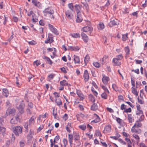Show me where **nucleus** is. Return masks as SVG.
Segmentation results:
<instances>
[{
    "instance_id": "obj_36",
    "label": "nucleus",
    "mask_w": 147,
    "mask_h": 147,
    "mask_svg": "<svg viewBox=\"0 0 147 147\" xmlns=\"http://www.w3.org/2000/svg\"><path fill=\"white\" fill-rule=\"evenodd\" d=\"M142 126V123L139 121H136V123L134 124L133 127H138L139 128Z\"/></svg>"
},
{
    "instance_id": "obj_23",
    "label": "nucleus",
    "mask_w": 147,
    "mask_h": 147,
    "mask_svg": "<svg viewBox=\"0 0 147 147\" xmlns=\"http://www.w3.org/2000/svg\"><path fill=\"white\" fill-rule=\"evenodd\" d=\"M55 102L57 105L59 107H60L62 105V102L59 98H55Z\"/></svg>"
},
{
    "instance_id": "obj_35",
    "label": "nucleus",
    "mask_w": 147,
    "mask_h": 147,
    "mask_svg": "<svg viewBox=\"0 0 147 147\" xmlns=\"http://www.w3.org/2000/svg\"><path fill=\"white\" fill-rule=\"evenodd\" d=\"M98 29L100 30H102L105 28L104 24L102 22H100L98 26Z\"/></svg>"
},
{
    "instance_id": "obj_50",
    "label": "nucleus",
    "mask_w": 147,
    "mask_h": 147,
    "mask_svg": "<svg viewBox=\"0 0 147 147\" xmlns=\"http://www.w3.org/2000/svg\"><path fill=\"white\" fill-rule=\"evenodd\" d=\"M113 89L115 91L117 92L118 90V88L117 85L115 84H113L112 85Z\"/></svg>"
},
{
    "instance_id": "obj_13",
    "label": "nucleus",
    "mask_w": 147,
    "mask_h": 147,
    "mask_svg": "<svg viewBox=\"0 0 147 147\" xmlns=\"http://www.w3.org/2000/svg\"><path fill=\"white\" fill-rule=\"evenodd\" d=\"M131 131L133 133H136L138 134H140L142 133V130L140 129L133 127H132L131 128Z\"/></svg>"
},
{
    "instance_id": "obj_53",
    "label": "nucleus",
    "mask_w": 147,
    "mask_h": 147,
    "mask_svg": "<svg viewBox=\"0 0 147 147\" xmlns=\"http://www.w3.org/2000/svg\"><path fill=\"white\" fill-rule=\"evenodd\" d=\"M55 75L54 74H51L49 75L48 76V81H50L53 78Z\"/></svg>"
},
{
    "instance_id": "obj_6",
    "label": "nucleus",
    "mask_w": 147,
    "mask_h": 147,
    "mask_svg": "<svg viewBox=\"0 0 147 147\" xmlns=\"http://www.w3.org/2000/svg\"><path fill=\"white\" fill-rule=\"evenodd\" d=\"M48 26L50 30L53 33L57 35H59V33L58 31L52 25L50 24H49Z\"/></svg>"
},
{
    "instance_id": "obj_39",
    "label": "nucleus",
    "mask_w": 147,
    "mask_h": 147,
    "mask_svg": "<svg viewBox=\"0 0 147 147\" xmlns=\"http://www.w3.org/2000/svg\"><path fill=\"white\" fill-rule=\"evenodd\" d=\"M90 60V57L89 56L87 55H86L84 58V62L85 63V65H87V63Z\"/></svg>"
},
{
    "instance_id": "obj_32",
    "label": "nucleus",
    "mask_w": 147,
    "mask_h": 147,
    "mask_svg": "<svg viewBox=\"0 0 147 147\" xmlns=\"http://www.w3.org/2000/svg\"><path fill=\"white\" fill-rule=\"evenodd\" d=\"M42 58L44 59H45L50 65H51L52 64L53 62L49 57L44 55L42 57Z\"/></svg>"
},
{
    "instance_id": "obj_63",
    "label": "nucleus",
    "mask_w": 147,
    "mask_h": 147,
    "mask_svg": "<svg viewBox=\"0 0 147 147\" xmlns=\"http://www.w3.org/2000/svg\"><path fill=\"white\" fill-rule=\"evenodd\" d=\"M40 61L37 60L35 61H34L33 63V64L34 65H36V66H38V65H40Z\"/></svg>"
},
{
    "instance_id": "obj_54",
    "label": "nucleus",
    "mask_w": 147,
    "mask_h": 147,
    "mask_svg": "<svg viewBox=\"0 0 147 147\" xmlns=\"http://www.w3.org/2000/svg\"><path fill=\"white\" fill-rule=\"evenodd\" d=\"M4 21L3 22V24L4 25H5L7 22L8 21L7 19L8 18V16H5V15H4Z\"/></svg>"
},
{
    "instance_id": "obj_61",
    "label": "nucleus",
    "mask_w": 147,
    "mask_h": 147,
    "mask_svg": "<svg viewBox=\"0 0 147 147\" xmlns=\"http://www.w3.org/2000/svg\"><path fill=\"white\" fill-rule=\"evenodd\" d=\"M115 58L117 59L120 60L122 59L123 58V56L121 54L117 55Z\"/></svg>"
},
{
    "instance_id": "obj_60",
    "label": "nucleus",
    "mask_w": 147,
    "mask_h": 147,
    "mask_svg": "<svg viewBox=\"0 0 147 147\" xmlns=\"http://www.w3.org/2000/svg\"><path fill=\"white\" fill-rule=\"evenodd\" d=\"M118 100L120 102H121V101H124V98L123 96L121 95H119L118 96Z\"/></svg>"
},
{
    "instance_id": "obj_38",
    "label": "nucleus",
    "mask_w": 147,
    "mask_h": 147,
    "mask_svg": "<svg viewBox=\"0 0 147 147\" xmlns=\"http://www.w3.org/2000/svg\"><path fill=\"white\" fill-rule=\"evenodd\" d=\"M119 60L115 58H114L113 60V62L115 65L119 66L121 65V62L119 61Z\"/></svg>"
},
{
    "instance_id": "obj_43",
    "label": "nucleus",
    "mask_w": 147,
    "mask_h": 147,
    "mask_svg": "<svg viewBox=\"0 0 147 147\" xmlns=\"http://www.w3.org/2000/svg\"><path fill=\"white\" fill-rule=\"evenodd\" d=\"M98 108V106L95 104H94L91 106V109L92 111H96Z\"/></svg>"
},
{
    "instance_id": "obj_58",
    "label": "nucleus",
    "mask_w": 147,
    "mask_h": 147,
    "mask_svg": "<svg viewBox=\"0 0 147 147\" xmlns=\"http://www.w3.org/2000/svg\"><path fill=\"white\" fill-rule=\"evenodd\" d=\"M44 125H40L37 129V132L38 133L40 131L44 128Z\"/></svg>"
},
{
    "instance_id": "obj_48",
    "label": "nucleus",
    "mask_w": 147,
    "mask_h": 147,
    "mask_svg": "<svg viewBox=\"0 0 147 147\" xmlns=\"http://www.w3.org/2000/svg\"><path fill=\"white\" fill-rule=\"evenodd\" d=\"M78 127L83 130H85L86 129V126L85 124L80 125Z\"/></svg>"
},
{
    "instance_id": "obj_14",
    "label": "nucleus",
    "mask_w": 147,
    "mask_h": 147,
    "mask_svg": "<svg viewBox=\"0 0 147 147\" xmlns=\"http://www.w3.org/2000/svg\"><path fill=\"white\" fill-rule=\"evenodd\" d=\"M34 134V131L30 130L29 133L27 136V138L28 140V142H30V141L32 140Z\"/></svg>"
},
{
    "instance_id": "obj_46",
    "label": "nucleus",
    "mask_w": 147,
    "mask_h": 147,
    "mask_svg": "<svg viewBox=\"0 0 147 147\" xmlns=\"http://www.w3.org/2000/svg\"><path fill=\"white\" fill-rule=\"evenodd\" d=\"M62 142L63 144V146L65 147L68 144V141L66 138H63L62 140Z\"/></svg>"
},
{
    "instance_id": "obj_56",
    "label": "nucleus",
    "mask_w": 147,
    "mask_h": 147,
    "mask_svg": "<svg viewBox=\"0 0 147 147\" xmlns=\"http://www.w3.org/2000/svg\"><path fill=\"white\" fill-rule=\"evenodd\" d=\"M67 69V67H62L60 68V69L63 73L65 74L67 72V71H66V69Z\"/></svg>"
},
{
    "instance_id": "obj_2",
    "label": "nucleus",
    "mask_w": 147,
    "mask_h": 147,
    "mask_svg": "<svg viewBox=\"0 0 147 147\" xmlns=\"http://www.w3.org/2000/svg\"><path fill=\"white\" fill-rule=\"evenodd\" d=\"M44 14L46 16H51L52 15L53 19H54V17L53 14L54 13V11L50 8H48L45 9L43 11Z\"/></svg>"
},
{
    "instance_id": "obj_8",
    "label": "nucleus",
    "mask_w": 147,
    "mask_h": 147,
    "mask_svg": "<svg viewBox=\"0 0 147 147\" xmlns=\"http://www.w3.org/2000/svg\"><path fill=\"white\" fill-rule=\"evenodd\" d=\"M53 38V37L52 35L51 34H49L48 37L45 41V42L46 44L48 43H52L54 42Z\"/></svg>"
},
{
    "instance_id": "obj_22",
    "label": "nucleus",
    "mask_w": 147,
    "mask_h": 147,
    "mask_svg": "<svg viewBox=\"0 0 147 147\" xmlns=\"http://www.w3.org/2000/svg\"><path fill=\"white\" fill-rule=\"evenodd\" d=\"M77 18L76 21L77 22H80L82 20V18L81 15V13H77Z\"/></svg>"
},
{
    "instance_id": "obj_29",
    "label": "nucleus",
    "mask_w": 147,
    "mask_h": 147,
    "mask_svg": "<svg viewBox=\"0 0 147 147\" xmlns=\"http://www.w3.org/2000/svg\"><path fill=\"white\" fill-rule=\"evenodd\" d=\"M76 11L77 13H81L80 10L81 9L82 5H76L75 6Z\"/></svg>"
},
{
    "instance_id": "obj_34",
    "label": "nucleus",
    "mask_w": 147,
    "mask_h": 147,
    "mask_svg": "<svg viewBox=\"0 0 147 147\" xmlns=\"http://www.w3.org/2000/svg\"><path fill=\"white\" fill-rule=\"evenodd\" d=\"M132 136L137 143L139 142L140 138L138 135L135 134H134L132 135Z\"/></svg>"
},
{
    "instance_id": "obj_9",
    "label": "nucleus",
    "mask_w": 147,
    "mask_h": 147,
    "mask_svg": "<svg viewBox=\"0 0 147 147\" xmlns=\"http://www.w3.org/2000/svg\"><path fill=\"white\" fill-rule=\"evenodd\" d=\"M76 93L78 96L80 98V100H83L84 99V96L80 90H76Z\"/></svg>"
},
{
    "instance_id": "obj_47",
    "label": "nucleus",
    "mask_w": 147,
    "mask_h": 147,
    "mask_svg": "<svg viewBox=\"0 0 147 147\" xmlns=\"http://www.w3.org/2000/svg\"><path fill=\"white\" fill-rule=\"evenodd\" d=\"M71 36L73 38H80V34L78 33H74L71 34Z\"/></svg>"
},
{
    "instance_id": "obj_16",
    "label": "nucleus",
    "mask_w": 147,
    "mask_h": 147,
    "mask_svg": "<svg viewBox=\"0 0 147 147\" xmlns=\"http://www.w3.org/2000/svg\"><path fill=\"white\" fill-rule=\"evenodd\" d=\"M94 120L92 121L94 123H97L99 122L100 120V119L99 116L96 114H94L93 116Z\"/></svg>"
},
{
    "instance_id": "obj_33",
    "label": "nucleus",
    "mask_w": 147,
    "mask_h": 147,
    "mask_svg": "<svg viewBox=\"0 0 147 147\" xmlns=\"http://www.w3.org/2000/svg\"><path fill=\"white\" fill-rule=\"evenodd\" d=\"M32 3L35 6L39 7L41 6V4L36 0H32Z\"/></svg>"
},
{
    "instance_id": "obj_51",
    "label": "nucleus",
    "mask_w": 147,
    "mask_h": 147,
    "mask_svg": "<svg viewBox=\"0 0 147 147\" xmlns=\"http://www.w3.org/2000/svg\"><path fill=\"white\" fill-rule=\"evenodd\" d=\"M108 57L107 55H105L103 57L100 59V61L102 63H103L104 61L108 58Z\"/></svg>"
},
{
    "instance_id": "obj_20",
    "label": "nucleus",
    "mask_w": 147,
    "mask_h": 147,
    "mask_svg": "<svg viewBox=\"0 0 147 147\" xmlns=\"http://www.w3.org/2000/svg\"><path fill=\"white\" fill-rule=\"evenodd\" d=\"M80 48L78 46H69L68 50L71 51H76L79 50Z\"/></svg>"
},
{
    "instance_id": "obj_21",
    "label": "nucleus",
    "mask_w": 147,
    "mask_h": 147,
    "mask_svg": "<svg viewBox=\"0 0 147 147\" xmlns=\"http://www.w3.org/2000/svg\"><path fill=\"white\" fill-rule=\"evenodd\" d=\"M127 119L128 122L130 123H131L134 121V117L131 114H128Z\"/></svg>"
},
{
    "instance_id": "obj_30",
    "label": "nucleus",
    "mask_w": 147,
    "mask_h": 147,
    "mask_svg": "<svg viewBox=\"0 0 147 147\" xmlns=\"http://www.w3.org/2000/svg\"><path fill=\"white\" fill-rule=\"evenodd\" d=\"M131 92L135 95L137 96L138 95V92L135 87H132L131 88Z\"/></svg>"
},
{
    "instance_id": "obj_45",
    "label": "nucleus",
    "mask_w": 147,
    "mask_h": 147,
    "mask_svg": "<svg viewBox=\"0 0 147 147\" xmlns=\"http://www.w3.org/2000/svg\"><path fill=\"white\" fill-rule=\"evenodd\" d=\"M5 130V128L0 127V134H2L4 136Z\"/></svg>"
},
{
    "instance_id": "obj_41",
    "label": "nucleus",
    "mask_w": 147,
    "mask_h": 147,
    "mask_svg": "<svg viewBox=\"0 0 147 147\" xmlns=\"http://www.w3.org/2000/svg\"><path fill=\"white\" fill-rule=\"evenodd\" d=\"M100 86L101 88L104 90V92H106L108 94L110 93L109 91L106 86L103 85H101Z\"/></svg>"
},
{
    "instance_id": "obj_11",
    "label": "nucleus",
    "mask_w": 147,
    "mask_h": 147,
    "mask_svg": "<svg viewBox=\"0 0 147 147\" xmlns=\"http://www.w3.org/2000/svg\"><path fill=\"white\" fill-rule=\"evenodd\" d=\"M72 11L68 10L65 11V14L67 18L69 19H71L73 17V15L72 14Z\"/></svg>"
},
{
    "instance_id": "obj_57",
    "label": "nucleus",
    "mask_w": 147,
    "mask_h": 147,
    "mask_svg": "<svg viewBox=\"0 0 147 147\" xmlns=\"http://www.w3.org/2000/svg\"><path fill=\"white\" fill-rule=\"evenodd\" d=\"M78 107L79 108L80 111H83L84 110V109L83 105L81 104H79L78 105Z\"/></svg>"
},
{
    "instance_id": "obj_49",
    "label": "nucleus",
    "mask_w": 147,
    "mask_h": 147,
    "mask_svg": "<svg viewBox=\"0 0 147 147\" xmlns=\"http://www.w3.org/2000/svg\"><path fill=\"white\" fill-rule=\"evenodd\" d=\"M68 6L69 9H70V10L73 11V9L74 8V5L72 3H69L68 4Z\"/></svg>"
},
{
    "instance_id": "obj_17",
    "label": "nucleus",
    "mask_w": 147,
    "mask_h": 147,
    "mask_svg": "<svg viewBox=\"0 0 147 147\" xmlns=\"http://www.w3.org/2000/svg\"><path fill=\"white\" fill-rule=\"evenodd\" d=\"M74 140L75 143H76L77 142H79L80 139V136L79 134L78 133H75L74 136Z\"/></svg>"
},
{
    "instance_id": "obj_19",
    "label": "nucleus",
    "mask_w": 147,
    "mask_h": 147,
    "mask_svg": "<svg viewBox=\"0 0 147 147\" xmlns=\"http://www.w3.org/2000/svg\"><path fill=\"white\" fill-rule=\"evenodd\" d=\"M81 36L84 42H88V38L86 34L83 32H82L81 33Z\"/></svg>"
},
{
    "instance_id": "obj_3",
    "label": "nucleus",
    "mask_w": 147,
    "mask_h": 147,
    "mask_svg": "<svg viewBox=\"0 0 147 147\" xmlns=\"http://www.w3.org/2000/svg\"><path fill=\"white\" fill-rule=\"evenodd\" d=\"M13 131L16 136H18L22 133V127L20 126L15 127L13 128Z\"/></svg>"
},
{
    "instance_id": "obj_10",
    "label": "nucleus",
    "mask_w": 147,
    "mask_h": 147,
    "mask_svg": "<svg viewBox=\"0 0 147 147\" xmlns=\"http://www.w3.org/2000/svg\"><path fill=\"white\" fill-rule=\"evenodd\" d=\"M83 77L84 80L85 82H87L88 81L89 79V76L87 70H85L84 71Z\"/></svg>"
},
{
    "instance_id": "obj_37",
    "label": "nucleus",
    "mask_w": 147,
    "mask_h": 147,
    "mask_svg": "<svg viewBox=\"0 0 147 147\" xmlns=\"http://www.w3.org/2000/svg\"><path fill=\"white\" fill-rule=\"evenodd\" d=\"M109 94L106 92H104L101 95L102 98L104 99H107L108 98L107 94Z\"/></svg>"
},
{
    "instance_id": "obj_18",
    "label": "nucleus",
    "mask_w": 147,
    "mask_h": 147,
    "mask_svg": "<svg viewBox=\"0 0 147 147\" xmlns=\"http://www.w3.org/2000/svg\"><path fill=\"white\" fill-rule=\"evenodd\" d=\"M73 136L72 134H68V139L69 143L71 146L73 145Z\"/></svg>"
},
{
    "instance_id": "obj_27",
    "label": "nucleus",
    "mask_w": 147,
    "mask_h": 147,
    "mask_svg": "<svg viewBox=\"0 0 147 147\" xmlns=\"http://www.w3.org/2000/svg\"><path fill=\"white\" fill-rule=\"evenodd\" d=\"M116 21L114 20L112 21H111L109 23V25L110 27H113V26L117 25V20H116Z\"/></svg>"
},
{
    "instance_id": "obj_62",
    "label": "nucleus",
    "mask_w": 147,
    "mask_h": 147,
    "mask_svg": "<svg viewBox=\"0 0 147 147\" xmlns=\"http://www.w3.org/2000/svg\"><path fill=\"white\" fill-rule=\"evenodd\" d=\"M93 65L96 67H100V64L97 62H95L93 63Z\"/></svg>"
},
{
    "instance_id": "obj_44",
    "label": "nucleus",
    "mask_w": 147,
    "mask_h": 147,
    "mask_svg": "<svg viewBox=\"0 0 147 147\" xmlns=\"http://www.w3.org/2000/svg\"><path fill=\"white\" fill-rule=\"evenodd\" d=\"M88 98L92 102H94L95 101V99L94 97L91 94L89 95Z\"/></svg>"
},
{
    "instance_id": "obj_12",
    "label": "nucleus",
    "mask_w": 147,
    "mask_h": 147,
    "mask_svg": "<svg viewBox=\"0 0 147 147\" xmlns=\"http://www.w3.org/2000/svg\"><path fill=\"white\" fill-rule=\"evenodd\" d=\"M111 130V126L110 125H106L104 127V129L103 132L105 134H107L110 132Z\"/></svg>"
},
{
    "instance_id": "obj_28",
    "label": "nucleus",
    "mask_w": 147,
    "mask_h": 147,
    "mask_svg": "<svg viewBox=\"0 0 147 147\" xmlns=\"http://www.w3.org/2000/svg\"><path fill=\"white\" fill-rule=\"evenodd\" d=\"M2 94L5 97H7L9 94L8 90L6 88H3L2 89Z\"/></svg>"
},
{
    "instance_id": "obj_1",
    "label": "nucleus",
    "mask_w": 147,
    "mask_h": 147,
    "mask_svg": "<svg viewBox=\"0 0 147 147\" xmlns=\"http://www.w3.org/2000/svg\"><path fill=\"white\" fill-rule=\"evenodd\" d=\"M137 111H136V115L138 116L137 117L139 118V120L141 121L143 120L144 118L143 112L141 110L140 106L138 105L136 106Z\"/></svg>"
},
{
    "instance_id": "obj_5",
    "label": "nucleus",
    "mask_w": 147,
    "mask_h": 147,
    "mask_svg": "<svg viewBox=\"0 0 147 147\" xmlns=\"http://www.w3.org/2000/svg\"><path fill=\"white\" fill-rule=\"evenodd\" d=\"M92 28L90 26H85L84 27H83L81 29V30L82 31H83L86 32H88L90 34L91 33L92 31Z\"/></svg>"
},
{
    "instance_id": "obj_55",
    "label": "nucleus",
    "mask_w": 147,
    "mask_h": 147,
    "mask_svg": "<svg viewBox=\"0 0 147 147\" xmlns=\"http://www.w3.org/2000/svg\"><path fill=\"white\" fill-rule=\"evenodd\" d=\"M91 91L93 92V94L96 97H97L98 93L96 91L94 90V89L93 87H92L91 88Z\"/></svg>"
},
{
    "instance_id": "obj_4",
    "label": "nucleus",
    "mask_w": 147,
    "mask_h": 147,
    "mask_svg": "<svg viewBox=\"0 0 147 147\" xmlns=\"http://www.w3.org/2000/svg\"><path fill=\"white\" fill-rule=\"evenodd\" d=\"M16 107L20 113L23 114L24 113V109L25 107V105L23 101H22L19 104L17 105Z\"/></svg>"
},
{
    "instance_id": "obj_26",
    "label": "nucleus",
    "mask_w": 147,
    "mask_h": 147,
    "mask_svg": "<svg viewBox=\"0 0 147 147\" xmlns=\"http://www.w3.org/2000/svg\"><path fill=\"white\" fill-rule=\"evenodd\" d=\"M74 63L75 64H78L80 63L79 57L77 55H74L73 56Z\"/></svg>"
},
{
    "instance_id": "obj_59",
    "label": "nucleus",
    "mask_w": 147,
    "mask_h": 147,
    "mask_svg": "<svg viewBox=\"0 0 147 147\" xmlns=\"http://www.w3.org/2000/svg\"><path fill=\"white\" fill-rule=\"evenodd\" d=\"M125 50L126 55H127L129 53L130 50L128 47H126L125 48Z\"/></svg>"
},
{
    "instance_id": "obj_15",
    "label": "nucleus",
    "mask_w": 147,
    "mask_h": 147,
    "mask_svg": "<svg viewBox=\"0 0 147 147\" xmlns=\"http://www.w3.org/2000/svg\"><path fill=\"white\" fill-rule=\"evenodd\" d=\"M36 117L34 116H32L29 119L28 122V124L29 125H34L35 123V120Z\"/></svg>"
},
{
    "instance_id": "obj_25",
    "label": "nucleus",
    "mask_w": 147,
    "mask_h": 147,
    "mask_svg": "<svg viewBox=\"0 0 147 147\" xmlns=\"http://www.w3.org/2000/svg\"><path fill=\"white\" fill-rule=\"evenodd\" d=\"M15 112V110L13 108L12 109L8 108L7 111V113L13 115H14Z\"/></svg>"
},
{
    "instance_id": "obj_24",
    "label": "nucleus",
    "mask_w": 147,
    "mask_h": 147,
    "mask_svg": "<svg viewBox=\"0 0 147 147\" xmlns=\"http://www.w3.org/2000/svg\"><path fill=\"white\" fill-rule=\"evenodd\" d=\"M85 115L81 113H79L76 115L77 119L78 120L80 121L82 119H83Z\"/></svg>"
},
{
    "instance_id": "obj_52",
    "label": "nucleus",
    "mask_w": 147,
    "mask_h": 147,
    "mask_svg": "<svg viewBox=\"0 0 147 147\" xmlns=\"http://www.w3.org/2000/svg\"><path fill=\"white\" fill-rule=\"evenodd\" d=\"M95 134L97 136L101 137L102 136L101 133L98 130H96V131Z\"/></svg>"
},
{
    "instance_id": "obj_42",
    "label": "nucleus",
    "mask_w": 147,
    "mask_h": 147,
    "mask_svg": "<svg viewBox=\"0 0 147 147\" xmlns=\"http://www.w3.org/2000/svg\"><path fill=\"white\" fill-rule=\"evenodd\" d=\"M60 85L63 86H66L68 85L67 82L65 80H63L60 82Z\"/></svg>"
},
{
    "instance_id": "obj_31",
    "label": "nucleus",
    "mask_w": 147,
    "mask_h": 147,
    "mask_svg": "<svg viewBox=\"0 0 147 147\" xmlns=\"http://www.w3.org/2000/svg\"><path fill=\"white\" fill-rule=\"evenodd\" d=\"M50 142L51 143V147H53V146H54V147H59L58 145L56 144L57 142H56L53 141L52 139H51L50 140Z\"/></svg>"
},
{
    "instance_id": "obj_7",
    "label": "nucleus",
    "mask_w": 147,
    "mask_h": 147,
    "mask_svg": "<svg viewBox=\"0 0 147 147\" xmlns=\"http://www.w3.org/2000/svg\"><path fill=\"white\" fill-rule=\"evenodd\" d=\"M102 81L103 83L105 85H107L108 84V82L110 80L109 78L104 74L102 75Z\"/></svg>"
},
{
    "instance_id": "obj_40",
    "label": "nucleus",
    "mask_w": 147,
    "mask_h": 147,
    "mask_svg": "<svg viewBox=\"0 0 147 147\" xmlns=\"http://www.w3.org/2000/svg\"><path fill=\"white\" fill-rule=\"evenodd\" d=\"M66 102H65L64 103L63 107L64 109L66 110H67V106H69V102L68 101L67 99H66Z\"/></svg>"
},
{
    "instance_id": "obj_64",
    "label": "nucleus",
    "mask_w": 147,
    "mask_h": 147,
    "mask_svg": "<svg viewBox=\"0 0 147 147\" xmlns=\"http://www.w3.org/2000/svg\"><path fill=\"white\" fill-rule=\"evenodd\" d=\"M127 38V34H123L122 35V40L124 41L126 40Z\"/></svg>"
}]
</instances>
